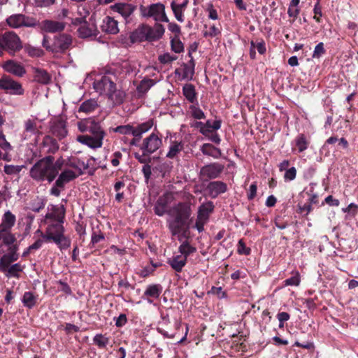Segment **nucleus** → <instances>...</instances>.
<instances>
[{
  "mask_svg": "<svg viewBox=\"0 0 358 358\" xmlns=\"http://www.w3.org/2000/svg\"><path fill=\"white\" fill-rule=\"evenodd\" d=\"M170 202L168 194H163L155 202L153 210L159 217L165 214L170 216L166 221L169 231L172 236H177L178 241H181L182 237L187 236V231L190 228L189 220L192 215L191 206L187 203L179 202L168 210Z\"/></svg>",
  "mask_w": 358,
  "mask_h": 358,
  "instance_id": "1",
  "label": "nucleus"
},
{
  "mask_svg": "<svg viewBox=\"0 0 358 358\" xmlns=\"http://www.w3.org/2000/svg\"><path fill=\"white\" fill-rule=\"evenodd\" d=\"M54 160L53 156L47 155L36 162L30 169V177L38 182H52L58 176V170L54 166Z\"/></svg>",
  "mask_w": 358,
  "mask_h": 358,
  "instance_id": "2",
  "label": "nucleus"
},
{
  "mask_svg": "<svg viewBox=\"0 0 358 358\" xmlns=\"http://www.w3.org/2000/svg\"><path fill=\"white\" fill-rule=\"evenodd\" d=\"M165 32V28L159 23H156L154 27L142 24L138 27L129 36L131 43L143 41H156L160 39Z\"/></svg>",
  "mask_w": 358,
  "mask_h": 358,
  "instance_id": "3",
  "label": "nucleus"
},
{
  "mask_svg": "<svg viewBox=\"0 0 358 358\" xmlns=\"http://www.w3.org/2000/svg\"><path fill=\"white\" fill-rule=\"evenodd\" d=\"M16 222V216L9 210L4 212L0 222V244L10 245L17 242L12 229Z\"/></svg>",
  "mask_w": 358,
  "mask_h": 358,
  "instance_id": "4",
  "label": "nucleus"
},
{
  "mask_svg": "<svg viewBox=\"0 0 358 358\" xmlns=\"http://www.w3.org/2000/svg\"><path fill=\"white\" fill-rule=\"evenodd\" d=\"M71 44L72 38L66 34L55 35L52 42L46 36H44L42 41L43 47L53 53H63L70 48Z\"/></svg>",
  "mask_w": 358,
  "mask_h": 358,
  "instance_id": "5",
  "label": "nucleus"
},
{
  "mask_svg": "<svg viewBox=\"0 0 358 358\" xmlns=\"http://www.w3.org/2000/svg\"><path fill=\"white\" fill-rule=\"evenodd\" d=\"M23 48L22 41L18 35L13 31H6L0 34V48L14 55Z\"/></svg>",
  "mask_w": 358,
  "mask_h": 358,
  "instance_id": "6",
  "label": "nucleus"
},
{
  "mask_svg": "<svg viewBox=\"0 0 358 358\" xmlns=\"http://www.w3.org/2000/svg\"><path fill=\"white\" fill-rule=\"evenodd\" d=\"M139 10L143 17H150L156 22H169V18L165 12V6L163 3H152L148 6L141 5Z\"/></svg>",
  "mask_w": 358,
  "mask_h": 358,
  "instance_id": "7",
  "label": "nucleus"
},
{
  "mask_svg": "<svg viewBox=\"0 0 358 358\" xmlns=\"http://www.w3.org/2000/svg\"><path fill=\"white\" fill-rule=\"evenodd\" d=\"M78 128L82 133L104 137L106 133L99 121L94 118H85L78 122Z\"/></svg>",
  "mask_w": 358,
  "mask_h": 358,
  "instance_id": "8",
  "label": "nucleus"
},
{
  "mask_svg": "<svg viewBox=\"0 0 358 358\" xmlns=\"http://www.w3.org/2000/svg\"><path fill=\"white\" fill-rule=\"evenodd\" d=\"M77 175L74 171L70 169H65L59 175L55 182L50 189V194L58 197L61 192L64 190L66 184L74 180Z\"/></svg>",
  "mask_w": 358,
  "mask_h": 358,
  "instance_id": "9",
  "label": "nucleus"
},
{
  "mask_svg": "<svg viewBox=\"0 0 358 358\" xmlns=\"http://www.w3.org/2000/svg\"><path fill=\"white\" fill-rule=\"evenodd\" d=\"M0 90L10 95L20 96L24 93L22 84L9 76H2L0 78Z\"/></svg>",
  "mask_w": 358,
  "mask_h": 358,
  "instance_id": "10",
  "label": "nucleus"
},
{
  "mask_svg": "<svg viewBox=\"0 0 358 358\" xmlns=\"http://www.w3.org/2000/svg\"><path fill=\"white\" fill-rule=\"evenodd\" d=\"M224 165L218 162H213L202 166L199 171V177L203 180H209L220 177L224 170Z\"/></svg>",
  "mask_w": 358,
  "mask_h": 358,
  "instance_id": "11",
  "label": "nucleus"
},
{
  "mask_svg": "<svg viewBox=\"0 0 358 358\" xmlns=\"http://www.w3.org/2000/svg\"><path fill=\"white\" fill-rule=\"evenodd\" d=\"M115 76L104 75L94 80L93 87L100 94H107L115 86Z\"/></svg>",
  "mask_w": 358,
  "mask_h": 358,
  "instance_id": "12",
  "label": "nucleus"
},
{
  "mask_svg": "<svg viewBox=\"0 0 358 358\" xmlns=\"http://www.w3.org/2000/svg\"><path fill=\"white\" fill-rule=\"evenodd\" d=\"M9 27L17 29L21 27H34L36 25V20L23 14H13L6 19Z\"/></svg>",
  "mask_w": 358,
  "mask_h": 358,
  "instance_id": "13",
  "label": "nucleus"
},
{
  "mask_svg": "<svg viewBox=\"0 0 358 358\" xmlns=\"http://www.w3.org/2000/svg\"><path fill=\"white\" fill-rule=\"evenodd\" d=\"M162 145V139L155 133H152L143 139L140 149L144 152V155H152L156 152Z\"/></svg>",
  "mask_w": 358,
  "mask_h": 358,
  "instance_id": "14",
  "label": "nucleus"
},
{
  "mask_svg": "<svg viewBox=\"0 0 358 358\" xmlns=\"http://www.w3.org/2000/svg\"><path fill=\"white\" fill-rule=\"evenodd\" d=\"M59 148L57 141L49 135H45L38 144V150L41 155L52 156L59 150Z\"/></svg>",
  "mask_w": 358,
  "mask_h": 358,
  "instance_id": "15",
  "label": "nucleus"
},
{
  "mask_svg": "<svg viewBox=\"0 0 358 358\" xmlns=\"http://www.w3.org/2000/svg\"><path fill=\"white\" fill-rule=\"evenodd\" d=\"M64 222H55L50 224L45 231V234H42V237L45 241H53L64 234L65 229L63 226Z\"/></svg>",
  "mask_w": 358,
  "mask_h": 358,
  "instance_id": "16",
  "label": "nucleus"
},
{
  "mask_svg": "<svg viewBox=\"0 0 358 358\" xmlns=\"http://www.w3.org/2000/svg\"><path fill=\"white\" fill-rule=\"evenodd\" d=\"M78 32L80 38H90L91 39L97 40L99 42H103L101 37L97 38L99 31H98L96 24L94 23L90 24L85 22L78 28Z\"/></svg>",
  "mask_w": 358,
  "mask_h": 358,
  "instance_id": "17",
  "label": "nucleus"
},
{
  "mask_svg": "<svg viewBox=\"0 0 358 358\" xmlns=\"http://www.w3.org/2000/svg\"><path fill=\"white\" fill-rule=\"evenodd\" d=\"M104 137L94 136L88 134L78 135L76 140L87 147L92 149H97L102 146Z\"/></svg>",
  "mask_w": 358,
  "mask_h": 358,
  "instance_id": "18",
  "label": "nucleus"
},
{
  "mask_svg": "<svg viewBox=\"0 0 358 358\" xmlns=\"http://www.w3.org/2000/svg\"><path fill=\"white\" fill-rule=\"evenodd\" d=\"M111 9L118 13L127 23L129 22V17L136 9V6L131 3H116L111 6Z\"/></svg>",
  "mask_w": 358,
  "mask_h": 358,
  "instance_id": "19",
  "label": "nucleus"
},
{
  "mask_svg": "<svg viewBox=\"0 0 358 358\" xmlns=\"http://www.w3.org/2000/svg\"><path fill=\"white\" fill-rule=\"evenodd\" d=\"M2 66L6 72L17 77L21 78L26 73L24 66L20 62L15 60H8L3 63Z\"/></svg>",
  "mask_w": 358,
  "mask_h": 358,
  "instance_id": "20",
  "label": "nucleus"
},
{
  "mask_svg": "<svg viewBox=\"0 0 358 358\" xmlns=\"http://www.w3.org/2000/svg\"><path fill=\"white\" fill-rule=\"evenodd\" d=\"M206 189L209 196L212 199H215L220 194L225 193L227 191V185L222 181H212L208 183Z\"/></svg>",
  "mask_w": 358,
  "mask_h": 358,
  "instance_id": "21",
  "label": "nucleus"
},
{
  "mask_svg": "<svg viewBox=\"0 0 358 358\" xmlns=\"http://www.w3.org/2000/svg\"><path fill=\"white\" fill-rule=\"evenodd\" d=\"M0 270L5 273L6 275L8 278H19V273L22 271L23 267L19 263L14 264L9 266V262H3V259H1Z\"/></svg>",
  "mask_w": 358,
  "mask_h": 358,
  "instance_id": "22",
  "label": "nucleus"
},
{
  "mask_svg": "<svg viewBox=\"0 0 358 358\" xmlns=\"http://www.w3.org/2000/svg\"><path fill=\"white\" fill-rule=\"evenodd\" d=\"M101 29L108 34H117L119 32L118 22L112 17L106 16L102 21Z\"/></svg>",
  "mask_w": 358,
  "mask_h": 358,
  "instance_id": "23",
  "label": "nucleus"
},
{
  "mask_svg": "<svg viewBox=\"0 0 358 358\" xmlns=\"http://www.w3.org/2000/svg\"><path fill=\"white\" fill-rule=\"evenodd\" d=\"M41 134L38 128L37 127V123L36 120L27 119L24 122V130L22 134V138L24 141L29 139L31 136L37 135Z\"/></svg>",
  "mask_w": 358,
  "mask_h": 358,
  "instance_id": "24",
  "label": "nucleus"
},
{
  "mask_svg": "<svg viewBox=\"0 0 358 358\" xmlns=\"http://www.w3.org/2000/svg\"><path fill=\"white\" fill-rule=\"evenodd\" d=\"M175 73L180 76V80H191L194 74V64L192 59L189 64H183L182 68L176 69Z\"/></svg>",
  "mask_w": 358,
  "mask_h": 358,
  "instance_id": "25",
  "label": "nucleus"
},
{
  "mask_svg": "<svg viewBox=\"0 0 358 358\" xmlns=\"http://www.w3.org/2000/svg\"><path fill=\"white\" fill-rule=\"evenodd\" d=\"M189 237V230L187 231V236L182 237V241H180L181 244L178 247V252L180 255L185 257V259L187 261L188 257L194 253L196 251V248L190 244L189 241L187 240Z\"/></svg>",
  "mask_w": 358,
  "mask_h": 358,
  "instance_id": "26",
  "label": "nucleus"
},
{
  "mask_svg": "<svg viewBox=\"0 0 358 358\" xmlns=\"http://www.w3.org/2000/svg\"><path fill=\"white\" fill-rule=\"evenodd\" d=\"M309 143L306 136L303 134H299L292 143V150L301 153L308 149Z\"/></svg>",
  "mask_w": 358,
  "mask_h": 358,
  "instance_id": "27",
  "label": "nucleus"
},
{
  "mask_svg": "<svg viewBox=\"0 0 358 358\" xmlns=\"http://www.w3.org/2000/svg\"><path fill=\"white\" fill-rule=\"evenodd\" d=\"M187 262V261L185 259V257H182V255H173L167 260V263L171 268L178 273L182 271Z\"/></svg>",
  "mask_w": 358,
  "mask_h": 358,
  "instance_id": "28",
  "label": "nucleus"
},
{
  "mask_svg": "<svg viewBox=\"0 0 358 358\" xmlns=\"http://www.w3.org/2000/svg\"><path fill=\"white\" fill-rule=\"evenodd\" d=\"M182 94L186 100L192 104H198L197 93L194 85L186 83L182 86Z\"/></svg>",
  "mask_w": 358,
  "mask_h": 358,
  "instance_id": "29",
  "label": "nucleus"
},
{
  "mask_svg": "<svg viewBox=\"0 0 358 358\" xmlns=\"http://www.w3.org/2000/svg\"><path fill=\"white\" fill-rule=\"evenodd\" d=\"M200 150L203 155L211 157L213 159H217L222 157L221 150L211 143H203L201 145Z\"/></svg>",
  "mask_w": 358,
  "mask_h": 358,
  "instance_id": "30",
  "label": "nucleus"
},
{
  "mask_svg": "<svg viewBox=\"0 0 358 358\" xmlns=\"http://www.w3.org/2000/svg\"><path fill=\"white\" fill-rule=\"evenodd\" d=\"M214 204L212 201H208L199 207L197 217L198 220L208 222L209 216L214 210Z\"/></svg>",
  "mask_w": 358,
  "mask_h": 358,
  "instance_id": "31",
  "label": "nucleus"
},
{
  "mask_svg": "<svg viewBox=\"0 0 358 358\" xmlns=\"http://www.w3.org/2000/svg\"><path fill=\"white\" fill-rule=\"evenodd\" d=\"M65 28V24L62 22L45 20L43 22V29L49 33L62 31Z\"/></svg>",
  "mask_w": 358,
  "mask_h": 358,
  "instance_id": "32",
  "label": "nucleus"
},
{
  "mask_svg": "<svg viewBox=\"0 0 358 358\" xmlns=\"http://www.w3.org/2000/svg\"><path fill=\"white\" fill-rule=\"evenodd\" d=\"M106 96H108V99H110L113 103V104L120 105L124 102L126 94L124 91L120 89H117L115 85L112 89V90L106 94Z\"/></svg>",
  "mask_w": 358,
  "mask_h": 358,
  "instance_id": "33",
  "label": "nucleus"
},
{
  "mask_svg": "<svg viewBox=\"0 0 358 358\" xmlns=\"http://www.w3.org/2000/svg\"><path fill=\"white\" fill-rule=\"evenodd\" d=\"M163 287L159 284H152L148 285L146 287L143 296L148 298V301L152 303V301L149 298L157 299L159 297L162 292Z\"/></svg>",
  "mask_w": 358,
  "mask_h": 358,
  "instance_id": "34",
  "label": "nucleus"
},
{
  "mask_svg": "<svg viewBox=\"0 0 358 358\" xmlns=\"http://www.w3.org/2000/svg\"><path fill=\"white\" fill-rule=\"evenodd\" d=\"M66 208L63 204L59 206H55L52 212L47 214L46 217L53 220L55 222H64L65 218Z\"/></svg>",
  "mask_w": 358,
  "mask_h": 358,
  "instance_id": "35",
  "label": "nucleus"
},
{
  "mask_svg": "<svg viewBox=\"0 0 358 358\" xmlns=\"http://www.w3.org/2000/svg\"><path fill=\"white\" fill-rule=\"evenodd\" d=\"M99 105L97 101L94 99H90L83 101L79 106L78 112L90 113L94 112L98 108Z\"/></svg>",
  "mask_w": 358,
  "mask_h": 358,
  "instance_id": "36",
  "label": "nucleus"
},
{
  "mask_svg": "<svg viewBox=\"0 0 358 358\" xmlns=\"http://www.w3.org/2000/svg\"><path fill=\"white\" fill-rule=\"evenodd\" d=\"M155 84V82L151 78L142 80L136 88L138 95L139 96L144 95Z\"/></svg>",
  "mask_w": 358,
  "mask_h": 358,
  "instance_id": "37",
  "label": "nucleus"
},
{
  "mask_svg": "<svg viewBox=\"0 0 358 358\" xmlns=\"http://www.w3.org/2000/svg\"><path fill=\"white\" fill-rule=\"evenodd\" d=\"M22 303L24 307L31 309L37 303V296L31 292H25L22 298Z\"/></svg>",
  "mask_w": 358,
  "mask_h": 358,
  "instance_id": "38",
  "label": "nucleus"
},
{
  "mask_svg": "<svg viewBox=\"0 0 358 358\" xmlns=\"http://www.w3.org/2000/svg\"><path fill=\"white\" fill-rule=\"evenodd\" d=\"M34 80L41 84L46 85L50 82V78L45 70L36 68L34 69Z\"/></svg>",
  "mask_w": 358,
  "mask_h": 358,
  "instance_id": "39",
  "label": "nucleus"
},
{
  "mask_svg": "<svg viewBox=\"0 0 358 358\" xmlns=\"http://www.w3.org/2000/svg\"><path fill=\"white\" fill-rule=\"evenodd\" d=\"M52 133L59 139L64 138L67 135V129L64 122L59 121L52 127Z\"/></svg>",
  "mask_w": 358,
  "mask_h": 358,
  "instance_id": "40",
  "label": "nucleus"
},
{
  "mask_svg": "<svg viewBox=\"0 0 358 358\" xmlns=\"http://www.w3.org/2000/svg\"><path fill=\"white\" fill-rule=\"evenodd\" d=\"M184 144L182 141H173L171 143L169 150L166 154V157L173 159L177 155L183 150Z\"/></svg>",
  "mask_w": 358,
  "mask_h": 358,
  "instance_id": "41",
  "label": "nucleus"
},
{
  "mask_svg": "<svg viewBox=\"0 0 358 358\" xmlns=\"http://www.w3.org/2000/svg\"><path fill=\"white\" fill-rule=\"evenodd\" d=\"M153 126L152 120L143 122L134 127V137L141 138V135L148 131Z\"/></svg>",
  "mask_w": 358,
  "mask_h": 358,
  "instance_id": "42",
  "label": "nucleus"
},
{
  "mask_svg": "<svg viewBox=\"0 0 358 358\" xmlns=\"http://www.w3.org/2000/svg\"><path fill=\"white\" fill-rule=\"evenodd\" d=\"M52 241L57 245L61 251L67 250L70 248L71 244V238L65 236L64 234Z\"/></svg>",
  "mask_w": 358,
  "mask_h": 358,
  "instance_id": "43",
  "label": "nucleus"
},
{
  "mask_svg": "<svg viewBox=\"0 0 358 358\" xmlns=\"http://www.w3.org/2000/svg\"><path fill=\"white\" fill-rule=\"evenodd\" d=\"M24 52L31 57H41L44 55V51L39 47L26 44L23 46Z\"/></svg>",
  "mask_w": 358,
  "mask_h": 358,
  "instance_id": "44",
  "label": "nucleus"
},
{
  "mask_svg": "<svg viewBox=\"0 0 358 358\" xmlns=\"http://www.w3.org/2000/svg\"><path fill=\"white\" fill-rule=\"evenodd\" d=\"M171 8L176 19L180 22H183L185 20L183 15L185 10L182 8H180L175 1H171Z\"/></svg>",
  "mask_w": 358,
  "mask_h": 358,
  "instance_id": "45",
  "label": "nucleus"
},
{
  "mask_svg": "<svg viewBox=\"0 0 358 358\" xmlns=\"http://www.w3.org/2000/svg\"><path fill=\"white\" fill-rule=\"evenodd\" d=\"M69 166L78 169L80 171L86 170L89 166L87 163L76 157H73L69 160Z\"/></svg>",
  "mask_w": 358,
  "mask_h": 358,
  "instance_id": "46",
  "label": "nucleus"
},
{
  "mask_svg": "<svg viewBox=\"0 0 358 358\" xmlns=\"http://www.w3.org/2000/svg\"><path fill=\"white\" fill-rule=\"evenodd\" d=\"M93 342L99 348H105L109 343V338L101 334H97L94 336Z\"/></svg>",
  "mask_w": 358,
  "mask_h": 358,
  "instance_id": "47",
  "label": "nucleus"
},
{
  "mask_svg": "<svg viewBox=\"0 0 358 358\" xmlns=\"http://www.w3.org/2000/svg\"><path fill=\"white\" fill-rule=\"evenodd\" d=\"M300 275L298 271L292 272V276L283 281V286H298L300 284Z\"/></svg>",
  "mask_w": 358,
  "mask_h": 358,
  "instance_id": "48",
  "label": "nucleus"
},
{
  "mask_svg": "<svg viewBox=\"0 0 358 358\" xmlns=\"http://www.w3.org/2000/svg\"><path fill=\"white\" fill-rule=\"evenodd\" d=\"M171 50L176 53H181L184 51V45L178 36L171 40Z\"/></svg>",
  "mask_w": 358,
  "mask_h": 358,
  "instance_id": "49",
  "label": "nucleus"
},
{
  "mask_svg": "<svg viewBox=\"0 0 358 358\" xmlns=\"http://www.w3.org/2000/svg\"><path fill=\"white\" fill-rule=\"evenodd\" d=\"M189 112L194 119L201 120L206 117L203 111L198 106V104H192L189 106Z\"/></svg>",
  "mask_w": 358,
  "mask_h": 358,
  "instance_id": "50",
  "label": "nucleus"
},
{
  "mask_svg": "<svg viewBox=\"0 0 358 358\" xmlns=\"http://www.w3.org/2000/svg\"><path fill=\"white\" fill-rule=\"evenodd\" d=\"M114 132L134 136V127L130 124L120 125L113 129Z\"/></svg>",
  "mask_w": 358,
  "mask_h": 358,
  "instance_id": "51",
  "label": "nucleus"
},
{
  "mask_svg": "<svg viewBox=\"0 0 358 358\" xmlns=\"http://www.w3.org/2000/svg\"><path fill=\"white\" fill-rule=\"evenodd\" d=\"M24 167V165H12V164H6L4 166L3 171L7 175H17L18 174L22 169Z\"/></svg>",
  "mask_w": 358,
  "mask_h": 358,
  "instance_id": "52",
  "label": "nucleus"
},
{
  "mask_svg": "<svg viewBox=\"0 0 358 358\" xmlns=\"http://www.w3.org/2000/svg\"><path fill=\"white\" fill-rule=\"evenodd\" d=\"M80 17H75L72 20V24L74 25H83L85 22V17L89 14V12L84 8H82V11L78 10Z\"/></svg>",
  "mask_w": 358,
  "mask_h": 358,
  "instance_id": "53",
  "label": "nucleus"
},
{
  "mask_svg": "<svg viewBox=\"0 0 358 358\" xmlns=\"http://www.w3.org/2000/svg\"><path fill=\"white\" fill-rule=\"evenodd\" d=\"M178 57L169 52H165L159 56V61L162 64H169L176 60Z\"/></svg>",
  "mask_w": 358,
  "mask_h": 358,
  "instance_id": "54",
  "label": "nucleus"
},
{
  "mask_svg": "<svg viewBox=\"0 0 358 358\" xmlns=\"http://www.w3.org/2000/svg\"><path fill=\"white\" fill-rule=\"evenodd\" d=\"M296 176V169L295 167H290L289 169L286 170L284 173V180L285 182H290L294 180Z\"/></svg>",
  "mask_w": 358,
  "mask_h": 358,
  "instance_id": "55",
  "label": "nucleus"
},
{
  "mask_svg": "<svg viewBox=\"0 0 358 358\" xmlns=\"http://www.w3.org/2000/svg\"><path fill=\"white\" fill-rule=\"evenodd\" d=\"M324 45L322 42H320L315 47L312 57L313 58L319 59L325 53Z\"/></svg>",
  "mask_w": 358,
  "mask_h": 358,
  "instance_id": "56",
  "label": "nucleus"
},
{
  "mask_svg": "<svg viewBox=\"0 0 358 358\" xmlns=\"http://www.w3.org/2000/svg\"><path fill=\"white\" fill-rule=\"evenodd\" d=\"M250 252V248L246 247L244 241L242 239L239 240L237 245V252L239 255H249Z\"/></svg>",
  "mask_w": 358,
  "mask_h": 358,
  "instance_id": "57",
  "label": "nucleus"
},
{
  "mask_svg": "<svg viewBox=\"0 0 358 358\" xmlns=\"http://www.w3.org/2000/svg\"><path fill=\"white\" fill-rule=\"evenodd\" d=\"M206 10L208 13V18L210 20H216L218 19L217 10L214 8L212 3L207 4Z\"/></svg>",
  "mask_w": 358,
  "mask_h": 358,
  "instance_id": "58",
  "label": "nucleus"
},
{
  "mask_svg": "<svg viewBox=\"0 0 358 358\" xmlns=\"http://www.w3.org/2000/svg\"><path fill=\"white\" fill-rule=\"evenodd\" d=\"M277 318L279 321L278 327L281 329L284 327V322L289 320L290 315L286 312H280L277 315Z\"/></svg>",
  "mask_w": 358,
  "mask_h": 358,
  "instance_id": "59",
  "label": "nucleus"
},
{
  "mask_svg": "<svg viewBox=\"0 0 358 358\" xmlns=\"http://www.w3.org/2000/svg\"><path fill=\"white\" fill-rule=\"evenodd\" d=\"M0 148L5 151L12 149L10 144L6 141L5 135L0 131Z\"/></svg>",
  "mask_w": 358,
  "mask_h": 358,
  "instance_id": "60",
  "label": "nucleus"
},
{
  "mask_svg": "<svg viewBox=\"0 0 358 358\" xmlns=\"http://www.w3.org/2000/svg\"><path fill=\"white\" fill-rule=\"evenodd\" d=\"M211 127V120H207L206 122L203 123L202 129H200V133L205 136H208V134L213 131Z\"/></svg>",
  "mask_w": 358,
  "mask_h": 358,
  "instance_id": "61",
  "label": "nucleus"
},
{
  "mask_svg": "<svg viewBox=\"0 0 358 358\" xmlns=\"http://www.w3.org/2000/svg\"><path fill=\"white\" fill-rule=\"evenodd\" d=\"M210 292L216 295L219 299H224L227 297L226 292L222 290L221 287H213Z\"/></svg>",
  "mask_w": 358,
  "mask_h": 358,
  "instance_id": "62",
  "label": "nucleus"
},
{
  "mask_svg": "<svg viewBox=\"0 0 358 358\" xmlns=\"http://www.w3.org/2000/svg\"><path fill=\"white\" fill-rule=\"evenodd\" d=\"M115 326L117 327H122L127 322V315L125 314H120L117 317H114Z\"/></svg>",
  "mask_w": 358,
  "mask_h": 358,
  "instance_id": "63",
  "label": "nucleus"
},
{
  "mask_svg": "<svg viewBox=\"0 0 358 358\" xmlns=\"http://www.w3.org/2000/svg\"><path fill=\"white\" fill-rule=\"evenodd\" d=\"M168 29L176 34V36L179 37V35L181 32L180 27L175 23V22H170L168 25Z\"/></svg>",
  "mask_w": 358,
  "mask_h": 358,
  "instance_id": "64",
  "label": "nucleus"
}]
</instances>
